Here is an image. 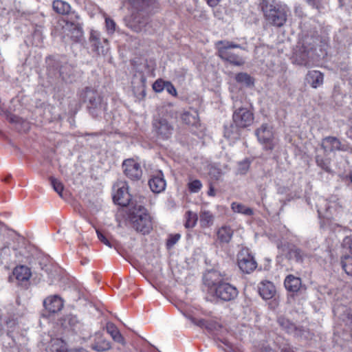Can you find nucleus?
Segmentation results:
<instances>
[{
    "instance_id": "nucleus-1",
    "label": "nucleus",
    "mask_w": 352,
    "mask_h": 352,
    "mask_svg": "<svg viewBox=\"0 0 352 352\" xmlns=\"http://www.w3.org/2000/svg\"><path fill=\"white\" fill-rule=\"evenodd\" d=\"M131 15L126 25L135 32H147L150 27L149 14L152 12L155 0H129Z\"/></svg>"
},
{
    "instance_id": "nucleus-2",
    "label": "nucleus",
    "mask_w": 352,
    "mask_h": 352,
    "mask_svg": "<svg viewBox=\"0 0 352 352\" xmlns=\"http://www.w3.org/2000/svg\"><path fill=\"white\" fill-rule=\"evenodd\" d=\"M318 38L313 36H305L300 41L294 50L292 61L299 65L309 67L318 61L324 53L318 52Z\"/></svg>"
},
{
    "instance_id": "nucleus-3",
    "label": "nucleus",
    "mask_w": 352,
    "mask_h": 352,
    "mask_svg": "<svg viewBox=\"0 0 352 352\" xmlns=\"http://www.w3.org/2000/svg\"><path fill=\"white\" fill-rule=\"evenodd\" d=\"M129 221L133 229L143 234H148L153 229L150 214L142 205L129 206Z\"/></svg>"
},
{
    "instance_id": "nucleus-4",
    "label": "nucleus",
    "mask_w": 352,
    "mask_h": 352,
    "mask_svg": "<svg viewBox=\"0 0 352 352\" xmlns=\"http://www.w3.org/2000/svg\"><path fill=\"white\" fill-rule=\"evenodd\" d=\"M253 112L245 107H239L236 109L232 115L234 125L229 128H225V136L228 138L237 139L239 138V129H245L252 124L254 122Z\"/></svg>"
},
{
    "instance_id": "nucleus-5",
    "label": "nucleus",
    "mask_w": 352,
    "mask_h": 352,
    "mask_svg": "<svg viewBox=\"0 0 352 352\" xmlns=\"http://www.w3.org/2000/svg\"><path fill=\"white\" fill-rule=\"evenodd\" d=\"M47 62V75L54 78L60 77L65 82L71 83L76 80V72L74 67L65 60L49 58Z\"/></svg>"
},
{
    "instance_id": "nucleus-6",
    "label": "nucleus",
    "mask_w": 352,
    "mask_h": 352,
    "mask_svg": "<svg viewBox=\"0 0 352 352\" xmlns=\"http://www.w3.org/2000/svg\"><path fill=\"white\" fill-rule=\"evenodd\" d=\"M80 96L87 103V108L92 117H99L107 111V103L96 89L87 87L82 89Z\"/></svg>"
},
{
    "instance_id": "nucleus-7",
    "label": "nucleus",
    "mask_w": 352,
    "mask_h": 352,
    "mask_svg": "<svg viewBox=\"0 0 352 352\" xmlns=\"http://www.w3.org/2000/svg\"><path fill=\"white\" fill-rule=\"evenodd\" d=\"M336 197L329 199L320 198L317 204V211L320 218L327 220H339L342 218V208Z\"/></svg>"
},
{
    "instance_id": "nucleus-8",
    "label": "nucleus",
    "mask_w": 352,
    "mask_h": 352,
    "mask_svg": "<svg viewBox=\"0 0 352 352\" xmlns=\"http://www.w3.org/2000/svg\"><path fill=\"white\" fill-rule=\"evenodd\" d=\"M266 21L272 25L280 28L287 21L289 9L285 6L266 5L263 7Z\"/></svg>"
},
{
    "instance_id": "nucleus-9",
    "label": "nucleus",
    "mask_w": 352,
    "mask_h": 352,
    "mask_svg": "<svg viewBox=\"0 0 352 352\" xmlns=\"http://www.w3.org/2000/svg\"><path fill=\"white\" fill-rule=\"evenodd\" d=\"M215 46L217 49V54L221 59L236 66H241L244 64V60L241 57L230 51V50L233 48L242 49L240 45L227 40H221L216 42Z\"/></svg>"
},
{
    "instance_id": "nucleus-10",
    "label": "nucleus",
    "mask_w": 352,
    "mask_h": 352,
    "mask_svg": "<svg viewBox=\"0 0 352 352\" xmlns=\"http://www.w3.org/2000/svg\"><path fill=\"white\" fill-rule=\"evenodd\" d=\"M255 135L258 142L263 145L265 151H272L276 146L275 138L272 126L267 123H263L260 127L255 131Z\"/></svg>"
},
{
    "instance_id": "nucleus-11",
    "label": "nucleus",
    "mask_w": 352,
    "mask_h": 352,
    "mask_svg": "<svg viewBox=\"0 0 352 352\" xmlns=\"http://www.w3.org/2000/svg\"><path fill=\"white\" fill-rule=\"evenodd\" d=\"M237 265L243 274H251L257 267V263L248 248H242L237 254Z\"/></svg>"
},
{
    "instance_id": "nucleus-12",
    "label": "nucleus",
    "mask_w": 352,
    "mask_h": 352,
    "mask_svg": "<svg viewBox=\"0 0 352 352\" xmlns=\"http://www.w3.org/2000/svg\"><path fill=\"white\" fill-rule=\"evenodd\" d=\"M214 296L223 302H229L234 300L239 294L237 288L229 283L222 281L212 292Z\"/></svg>"
},
{
    "instance_id": "nucleus-13",
    "label": "nucleus",
    "mask_w": 352,
    "mask_h": 352,
    "mask_svg": "<svg viewBox=\"0 0 352 352\" xmlns=\"http://www.w3.org/2000/svg\"><path fill=\"white\" fill-rule=\"evenodd\" d=\"M122 169L125 176L131 181H139L142 176L140 164L133 159L129 158L123 161Z\"/></svg>"
},
{
    "instance_id": "nucleus-14",
    "label": "nucleus",
    "mask_w": 352,
    "mask_h": 352,
    "mask_svg": "<svg viewBox=\"0 0 352 352\" xmlns=\"http://www.w3.org/2000/svg\"><path fill=\"white\" fill-rule=\"evenodd\" d=\"M321 146L326 153L338 151H344L347 149V145L342 143L339 139L333 136H328L322 140Z\"/></svg>"
},
{
    "instance_id": "nucleus-15",
    "label": "nucleus",
    "mask_w": 352,
    "mask_h": 352,
    "mask_svg": "<svg viewBox=\"0 0 352 352\" xmlns=\"http://www.w3.org/2000/svg\"><path fill=\"white\" fill-rule=\"evenodd\" d=\"M153 126L157 134L162 139H168L170 137L173 131V127L164 118L156 119L153 122Z\"/></svg>"
},
{
    "instance_id": "nucleus-16",
    "label": "nucleus",
    "mask_w": 352,
    "mask_h": 352,
    "mask_svg": "<svg viewBox=\"0 0 352 352\" xmlns=\"http://www.w3.org/2000/svg\"><path fill=\"white\" fill-rule=\"evenodd\" d=\"M66 34L74 42H80L83 38V30L78 23L67 21L63 27Z\"/></svg>"
},
{
    "instance_id": "nucleus-17",
    "label": "nucleus",
    "mask_w": 352,
    "mask_h": 352,
    "mask_svg": "<svg viewBox=\"0 0 352 352\" xmlns=\"http://www.w3.org/2000/svg\"><path fill=\"white\" fill-rule=\"evenodd\" d=\"M277 324L281 329L285 331L287 333L292 334L294 336H301V327L296 325V324L284 316H279L277 318Z\"/></svg>"
},
{
    "instance_id": "nucleus-18",
    "label": "nucleus",
    "mask_w": 352,
    "mask_h": 352,
    "mask_svg": "<svg viewBox=\"0 0 352 352\" xmlns=\"http://www.w3.org/2000/svg\"><path fill=\"white\" fill-rule=\"evenodd\" d=\"M203 281L204 285L212 292L214 288L223 280H221L220 274L217 271L209 270L204 274Z\"/></svg>"
},
{
    "instance_id": "nucleus-19",
    "label": "nucleus",
    "mask_w": 352,
    "mask_h": 352,
    "mask_svg": "<svg viewBox=\"0 0 352 352\" xmlns=\"http://www.w3.org/2000/svg\"><path fill=\"white\" fill-rule=\"evenodd\" d=\"M166 184L164 175L161 170H159L155 175H153L148 181L149 187L155 193H160L164 190Z\"/></svg>"
},
{
    "instance_id": "nucleus-20",
    "label": "nucleus",
    "mask_w": 352,
    "mask_h": 352,
    "mask_svg": "<svg viewBox=\"0 0 352 352\" xmlns=\"http://www.w3.org/2000/svg\"><path fill=\"white\" fill-rule=\"evenodd\" d=\"M305 80L312 88L316 89L323 84L324 75L318 70L309 71L306 75Z\"/></svg>"
},
{
    "instance_id": "nucleus-21",
    "label": "nucleus",
    "mask_w": 352,
    "mask_h": 352,
    "mask_svg": "<svg viewBox=\"0 0 352 352\" xmlns=\"http://www.w3.org/2000/svg\"><path fill=\"white\" fill-rule=\"evenodd\" d=\"M43 305L50 312L56 313L62 309L63 303L61 298L55 295L45 298Z\"/></svg>"
},
{
    "instance_id": "nucleus-22",
    "label": "nucleus",
    "mask_w": 352,
    "mask_h": 352,
    "mask_svg": "<svg viewBox=\"0 0 352 352\" xmlns=\"http://www.w3.org/2000/svg\"><path fill=\"white\" fill-rule=\"evenodd\" d=\"M131 195L128 192L127 187L122 186L118 189L117 192L113 196V201L122 206H129Z\"/></svg>"
},
{
    "instance_id": "nucleus-23",
    "label": "nucleus",
    "mask_w": 352,
    "mask_h": 352,
    "mask_svg": "<svg viewBox=\"0 0 352 352\" xmlns=\"http://www.w3.org/2000/svg\"><path fill=\"white\" fill-rule=\"evenodd\" d=\"M258 293L263 299H271L276 293L275 286L272 282L263 281L258 285Z\"/></svg>"
},
{
    "instance_id": "nucleus-24",
    "label": "nucleus",
    "mask_w": 352,
    "mask_h": 352,
    "mask_svg": "<svg viewBox=\"0 0 352 352\" xmlns=\"http://www.w3.org/2000/svg\"><path fill=\"white\" fill-rule=\"evenodd\" d=\"M301 279L294 275L289 274L286 276L284 285L286 289L291 292H297L301 286Z\"/></svg>"
},
{
    "instance_id": "nucleus-25",
    "label": "nucleus",
    "mask_w": 352,
    "mask_h": 352,
    "mask_svg": "<svg viewBox=\"0 0 352 352\" xmlns=\"http://www.w3.org/2000/svg\"><path fill=\"white\" fill-rule=\"evenodd\" d=\"M179 115L182 121L188 125H195L198 122V112L195 109L185 111Z\"/></svg>"
},
{
    "instance_id": "nucleus-26",
    "label": "nucleus",
    "mask_w": 352,
    "mask_h": 352,
    "mask_svg": "<svg viewBox=\"0 0 352 352\" xmlns=\"http://www.w3.org/2000/svg\"><path fill=\"white\" fill-rule=\"evenodd\" d=\"M214 221V214L209 210H202L199 213V223L203 228L211 227Z\"/></svg>"
},
{
    "instance_id": "nucleus-27",
    "label": "nucleus",
    "mask_w": 352,
    "mask_h": 352,
    "mask_svg": "<svg viewBox=\"0 0 352 352\" xmlns=\"http://www.w3.org/2000/svg\"><path fill=\"white\" fill-rule=\"evenodd\" d=\"M14 274L15 275L16 278L19 281L21 282L28 281L31 276L30 269L23 265L16 267L14 270Z\"/></svg>"
},
{
    "instance_id": "nucleus-28",
    "label": "nucleus",
    "mask_w": 352,
    "mask_h": 352,
    "mask_svg": "<svg viewBox=\"0 0 352 352\" xmlns=\"http://www.w3.org/2000/svg\"><path fill=\"white\" fill-rule=\"evenodd\" d=\"M106 328L107 333L111 335L114 341L124 344V338L114 324L108 322Z\"/></svg>"
},
{
    "instance_id": "nucleus-29",
    "label": "nucleus",
    "mask_w": 352,
    "mask_h": 352,
    "mask_svg": "<svg viewBox=\"0 0 352 352\" xmlns=\"http://www.w3.org/2000/svg\"><path fill=\"white\" fill-rule=\"evenodd\" d=\"M54 10L60 14H68L70 10V6L68 3L62 0H54L52 3Z\"/></svg>"
},
{
    "instance_id": "nucleus-30",
    "label": "nucleus",
    "mask_w": 352,
    "mask_h": 352,
    "mask_svg": "<svg viewBox=\"0 0 352 352\" xmlns=\"http://www.w3.org/2000/svg\"><path fill=\"white\" fill-rule=\"evenodd\" d=\"M233 231L230 227L223 226L217 232V237L222 243H228L232 236Z\"/></svg>"
},
{
    "instance_id": "nucleus-31",
    "label": "nucleus",
    "mask_w": 352,
    "mask_h": 352,
    "mask_svg": "<svg viewBox=\"0 0 352 352\" xmlns=\"http://www.w3.org/2000/svg\"><path fill=\"white\" fill-rule=\"evenodd\" d=\"M289 258H294L297 263H302L304 259L307 257V254L301 249L294 248L289 250L288 252Z\"/></svg>"
},
{
    "instance_id": "nucleus-32",
    "label": "nucleus",
    "mask_w": 352,
    "mask_h": 352,
    "mask_svg": "<svg viewBox=\"0 0 352 352\" xmlns=\"http://www.w3.org/2000/svg\"><path fill=\"white\" fill-rule=\"evenodd\" d=\"M91 349L98 352H102L110 349L111 344L107 340L100 338L91 344Z\"/></svg>"
},
{
    "instance_id": "nucleus-33",
    "label": "nucleus",
    "mask_w": 352,
    "mask_h": 352,
    "mask_svg": "<svg viewBox=\"0 0 352 352\" xmlns=\"http://www.w3.org/2000/svg\"><path fill=\"white\" fill-rule=\"evenodd\" d=\"M231 208L234 212L241 213L246 216H252L254 214L252 208L237 202H233L231 204Z\"/></svg>"
},
{
    "instance_id": "nucleus-34",
    "label": "nucleus",
    "mask_w": 352,
    "mask_h": 352,
    "mask_svg": "<svg viewBox=\"0 0 352 352\" xmlns=\"http://www.w3.org/2000/svg\"><path fill=\"white\" fill-rule=\"evenodd\" d=\"M316 162L318 166L324 170L327 173H331V161L329 158L324 157L322 155H316Z\"/></svg>"
},
{
    "instance_id": "nucleus-35",
    "label": "nucleus",
    "mask_w": 352,
    "mask_h": 352,
    "mask_svg": "<svg viewBox=\"0 0 352 352\" xmlns=\"http://www.w3.org/2000/svg\"><path fill=\"white\" fill-rule=\"evenodd\" d=\"M188 318L195 325L200 327L201 328H206L210 331H212L214 329H215V324H214L211 321L206 320L204 319H197L191 316L189 317Z\"/></svg>"
},
{
    "instance_id": "nucleus-36",
    "label": "nucleus",
    "mask_w": 352,
    "mask_h": 352,
    "mask_svg": "<svg viewBox=\"0 0 352 352\" xmlns=\"http://www.w3.org/2000/svg\"><path fill=\"white\" fill-rule=\"evenodd\" d=\"M341 265L346 274L352 276V256L344 255L341 259Z\"/></svg>"
},
{
    "instance_id": "nucleus-37",
    "label": "nucleus",
    "mask_w": 352,
    "mask_h": 352,
    "mask_svg": "<svg viewBox=\"0 0 352 352\" xmlns=\"http://www.w3.org/2000/svg\"><path fill=\"white\" fill-rule=\"evenodd\" d=\"M235 80L237 82L243 84L245 86H251L254 85L253 78L247 73H239L236 76Z\"/></svg>"
},
{
    "instance_id": "nucleus-38",
    "label": "nucleus",
    "mask_w": 352,
    "mask_h": 352,
    "mask_svg": "<svg viewBox=\"0 0 352 352\" xmlns=\"http://www.w3.org/2000/svg\"><path fill=\"white\" fill-rule=\"evenodd\" d=\"M186 221L185 223V227L186 228H192L195 226L198 220V216L197 213L192 211H188L186 213Z\"/></svg>"
},
{
    "instance_id": "nucleus-39",
    "label": "nucleus",
    "mask_w": 352,
    "mask_h": 352,
    "mask_svg": "<svg viewBox=\"0 0 352 352\" xmlns=\"http://www.w3.org/2000/svg\"><path fill=\"white\" fill-rule=\"evenodd\" d=\"M251 160L246 157L238 162L237 174L245 175L250 166Z\"/></svg>"
},
{
    "instance_id": "nucleus-40",
    "label": "nucleus",
    "mask_w": 352,
    "mask_h": 352,
    "mask_svg": "<svg viewBox=\"0 0 352 352\" xmlns=\"http://www.w3.org/2000/svg\"><path fill=\"white\" fill-rule=\"evenodd\" d=\"M50 181L54 191H56L59 195V196L62 197L63 191L64 189V186L62 182L54 177H50Z\"/></svg>"
},
{
    "instance_id": "nucleus-41",
    "label": "nucleus",
    "mask_w": 352,
    "mask_h": 352,
    "mask_svg": "<svg viewBox=\"0 0 352 352\" xmlns=\"http://www.w3.org/2000/svg\"><path fill=\"white\" fill-rule=\"evenodd\" d=\"M90 42L92 43V47L94 50L98 53L100 54V38L99 34L97 32L91 31L90 34Z\"/></svg>"
},
{
    "instance_id": "nucleus-42",
    "label": "nucleus",
    "mask_w": 352,
    "mask_h": 352,
    "mask_svg": "<svg viewBox=\"0 0 352 352\" xmlns=\"http://www.w3.org/2000/svg\"><path fill=\"white\" fill-rule=\"evenodd\" d=\"M11 250L8 245H5L0 248V258L3 261H8L10 260Z\"/></svg>"
},
{
    "instance_id": "nucleus-43",
    "label": "nucleus",
    "mask_w": 352,
    "mask_h": 352,
    "mask_svg": "<svg viewBox=\"0 0 352 352\" xmlns=\"http://www.w3.org/2000/svg\"><path fill=\"white\" fill-rule=\"evenodd\" d=\"M202 187V184L199 179H195L188 183V189L191 192H199Z\"/></svg>"
},
{
    "instance_id": "nucleus-44",
    "label": "nucleus",
    "mask_w": 352,
    "mask_h": 352,
    "mask_svg": "<svg viewBox=\"0 0 352 352\" xmlns=\"http://www.w3.org/2000/svg\"><path fill=\"white\" fill-rule=\"evenodd\" d=\"M96 234L98 239L105 245L108 246L109 248H112L113 245L110 241L107 238V236L103 233L102 231L99 230H96Z\"/></svg>"
},
{
    "instance_id": "nucleus-45",
    "label": "nucleus",
    "mask_w": 352,
    "mask_h": 352,
    "mask_svg": "<svg viewBox=\"0 0 352 352\" xmlns=\"http://www.w3.org/2000/svg\"><path fill=\"white\" fill-rule=\"evenodd\" d=\"M181 236L179 234L170 235L166 241V246L168 248H171L179 240Z\"/></svg>"
},
{
    "instance_id": "nucleus-46",
    "label": "nucleus",
    "mask_w": 352,
    "mask_h": 352,
    "mask_svg": "<svg viewBox=\"0 0 352 352\" xmlns=\"http://www.w3.org/2000/svg\"><path fill=\"white\" fill-rule=\"evenodd\" d=\"M165 84V81L157 80L153 85V89L155 92L160 93L164 89Z\"/></svg>"
},
{
    "instance_id": "nucleus-47",
    "label": "nucleus",
    "mask_w": 352,
    "mask_h": 352,
    "mask_svg": "<svg viewBox=\"0 0 352 352\" xmlns=\"http://www.w3.org/2000/svg\"><path fill=\"white\" fill-rule=\"evenodd\" d=\"M164 89H166V91L170 95L173 96H177V90L174 85L170 82L166 81Z\"/></svg>"
},
{
    "instance_id": "nucleus-48",
    "label": "nucleus",
    "mask_w": 352,
    "mask_h": 352,
    "mask_svg": "<svg viewBox=\"0 0 352 352\" xmlns=\"http://www.w3.org/2000/svg\"><path fill=\"white\" fill-rule=\"evenodd\" d=\"M342 245L349 250L352 256V236H346L343 240Z\"/></svg>"
},
{
    "instance_id": "nucleus-49",
    "label": "nucleus",
    "mask_w": 352,
    "mask_h": 352,
    "mask_svg": "<svg viewBox=\"0 0 352 352\" xmlns=\"http://www.w3.org/2000/svg\"><path fill=\"white\" fill-rule=\"evenodd\" d=\"M309 6H312L313 8L317 9L320 12L322 9V6L320 3L319 0H305Z\"/></svg>"
},
{
    "instance_id": "nucleus-50",
    "label": "nucleus",
    "mask_w": 352,
    "mask_h": 352,
    "mask_svg": "<svg viewBox=\"0 0 352 352\" xmlns=\"http://www.w3.org/2000/svg\"><path fill=\"white\" fill-rule=\"evenodd\" d=\"M105 23L107 30L113 32L116 28V23L111 19H106Z\"/></svg>"
},
{
    "instance_id": "nucleus-51",
    "label": "nucleus",
    "mask_w": 352,
    "mask_h": 352,
    "mask_svg": "<svg viewBox=\"0 0 352 352\" xmlns=\"http://www.w3.org/2000/svg\"><path fill=\"white\" fill-rule=\"evenodd\" d=\"M166 112L169 111L170 116L172 118L177 119L178 118V112L175 109H173V107L172 105L169 104L168 106V107L166 108Z\"/></svg>"
},
{
    "instance_id": "nucleus-52",
    "label": "nucleus",
    "mask_w": 352,
    "mask_h": 352,
    "mask_svg": "<svg viewBox=\"0 0 352 352\" xmlns=\"http://www.w3.org/2000/svg\"><path fill=\"white\" fill-rule=\"evenodd\" d=\"M221 1V0H206L207 3L210 7H214V6H217Z\"/></svg>"
},
{
    "instance_id": "nucleus-53",
    "label": "nucleus",
    "mask_w": 352,
    "mask_h": 352,
    "mask_svg": "<svg viewBox=\"0 0 352 352\" xmlns=\"http://www.w3.org/2000/svg\"><path fill=\"white\" fill-rule=\"evenodd\" d=\"M346 318V322L352 329V314L350 312L347 313Z\"/></svg>"
},
{
    "instance_id": "nucleus-54",
    "label": "nucleus",
    "mask_w": 352,
    "mask_h": 352,
    "mask_svg": "<svg viewBox=\"0 0 352 352\" xmlns=\"http://www.w3.org/2000/svg\"><path fill=\"white\" fill-rule=\"evenodd\" d=\"M281 352H295L292 346L286 344L281 349Z\"/></svg>"
},
{
    "instance_id": "nucleus-55",
    "label": "nucleus",
    "mask_w": 352,
    "mask_h": 352,
    "mask_svg": "<svg viewBox=\"0 0 352 352\" xmlns=\"http://www.w3.org/2000/svg\"><path fill=\"white\" fill-rule=\"evenodd\" d=\"M260 352H275V351L269 346H264L261 349Z\"/></svg>"
},
{
    "instance_id": "nucleus-56",
    "label": "nucleus",
    "mask_w": 352,
    "mask_h": 352,
    "mask_svg": "<svg viewBox=\"0 0 352 352\" xmlns=\"http://www.w3.org/2000/svg\"><path fill=\"white\" fill-rule=\"evenodd\" d=\"M208 195L209 196H212V197H214L215 195L214 189L212 186H210V188L208 191Z\"/></svg>"
},
{
    "instance_id": "nucleus-57",
    "label": "nucleus",
    "mask_w": 352,
    "mask_h": 352,
    "mask_svg": "<svg viewBox=\"0 0 352 352\" xmlns=\"http://www.w3.org/2000/svg\"><path fill=\"white\" fill-rule=\"evenodd\" d=\"M70 352H87V351L85 349H84L83 348H79V349L71 350Z\"/></svg>"
},
{
    "instance_id": "nucleus-58",
    "label": "nucleus",
    "mask_w": 352,
    "mask_h": 352,
    "mask_svg": "<svg viewBox=\"0 0 352 352\" xmlns=\"http://www.w3.org/2000/svg\"><path fill=\"white\" fill-rule=\"evenodd\" d=\"M213 170L217 171V175H214V177H215L216 179H218L219 177L220 176V173L217 171L215 168H214Z\"/></svg>"
},
{
    "instance_id": "nucleus-59",
    "label": "nucleus",
    "mask_w": 352,
    "mask_h": 352,
    "mask_svg": "<svg viewBox=\"0 0 352 352\" xmlns=\"http://www.w3.org/2000/svg\"><path fill=\"white\" fill-rule=\"evenodd\" d=\"M12 177L11 175H8L7 177L4 179L5 182H8V180Z\"/></svg>"
},
{
    "instance_id": "nucleus-60",
    "label": "nucleus",
    "mask_w": 352,
    "mask_h": 352,
    "mask_svg": "<svg viewBox=\"0 0 352 352\" xmlns=\"http://www.w3.org/2000/svg\"><path fill=\"white\" fill-rule=\"evenodd\" d=\"M74 320H76V318L74 317H72V318H70L69 322L70 323H72V322L74 323Z\"/></svg>"
},
{
    "instance_id": "nucleus-61",
    "label": "nucleus",
    "mask_w": 352,
    "mask_h": 352,
    "mask_svg": "<svg viewBox=\"0 0 352 352\" xmlns=\"http://www.w3.org/2000/svg\"><path fill=\"white\" fill-rule=\"evenodd\" d=\"M142 96L144 97L145 95H146V93H145V90L144 89H142Z\"/></svg>"
}]
</instances>
